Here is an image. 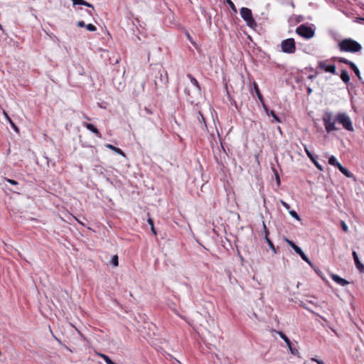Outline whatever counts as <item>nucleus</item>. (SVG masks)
I'll return each mask as SVG.
<instances>
[{
	"label": "nucleus",
	"instance_id": "nucleus-1",
	"mask_svg": "<svg viewBox=\"0 0 364 364\" xmlns=\"http://www.w3.org/2000/svg\"><path fill=\"white\" fill-rule=\"evenodd\" d=\"M151 75L154 77L155 88L158 89L168 83V77L166 70L160 64H155L151 67Z\"/></svg>",
	"mask_w": 364,
	"mask_h": 364
},
{
	"label": "nucleus",
	"instance_id": "nucleus-2",
	"mask_svg": "<svg viewBox=\"0 0 364 364\" xmlns=\"http://www.w3.org/2000/svg\"><path fill=\"white\" fill-rule=\"evenodd\" d=\"M338 46L342 52L357 53L361 50V45L352 38H345L341 41Z\"/></svg>",
	"mask_w": 364,
	"mask_h": 364
},
{
	"label": "nucleus",
	"instance_id": "nucleus-3",
	"mask_svg": "<svg viewBox=\"0 0 364 364\" xmlns=\"http://www.w3.org/2000/svg\"><path fill=\"white\" fill-rule=\"evenodd\" d=\"M240 15L250 28H254L257 26V23L254 19L252 11L250 9L242 7L240 9Z\"/></svg>",
	"mask_w": 364,
	"mask_h": 364
},
{
	"label": "nucleus",
	"instance_id": "nucleus-4",
	"mask_svg": "<svg viewBox=\"0 0 364 364\" xmlns=\"http://www.w3.org/2000/svg\"><path fill=\"white\" fill-rule=\"evenodd\" d=\"M282 51L288 53L293 54L296 51V44L294 38H287L282 41L281 43Z\"/></svg>",
	"mask_w": 364,
	"mask_h": 364
},
{
	"label": "nucleus",
	"instance_id": "nucleus-5",
	"mask_svg": "<svg viewBox=\"0 0 364 364\" xmlns=\"http://www.w3.org/2000/svg\"><path fill=\"white\" fill-rule=\"evenodd\" d=\"M296 33L306 39L311 38L314 36V31L311 27L304 24L297 27Z\"/></svg>",
	"mask_w": 364,
	"mask_h": 364
},
{
	"label": "nucleus",
	"instance_id": "nucleus-6",
	"mask_svg": "<svg viewBox=\"0 0 364 364\" xmlns=\"http://www.w3.org/2000/svg\"><path fill=\"white\" fill-rule=\"evenodd\" d=\"M335 121L341 124L346 130L350 132L353 131L351 120L348 115H337V117L335 118Z\"/></svg>",
	"mask_w": 364,
	"mask_h": 364
},
{
	"label": "nucleus",
	"instance_id": "nucleus-7",
	"mask_svg": "<svg viewBox=\"0 0 364 364\" xmlns=\"http://www.w3.org/2000/svg\"><path fill=\"white\" fill-rule=\"evenodd\" d=\"M113 85L118 90H123L125 87V80L122 75L118 72L116 71V75L113 76Z\"/></svg>",
	"mask_w": 364,
	"mask_h": 364
},
{
	"label": "nucleus",
	"instance_id": "nucleus-8",
	"mask_svg": "<svg viewBox=\"0 0 364 364\" xmlns=\"http://www.w3.org/2000/svg\"><path fill=\"white\" fill-rule=\"evenodd\" d=\"M333 59L338 60L340 63H343L344 64L349 65L350 68L354 71L356 76L359 79H361L360 70H359L358 68L357 67V65L353 62L350 61L344 58H336L335 57V58H333Z\"/></svg>",
	"mask_w": 364,
	"mask_h": 364
},
{
	"label": "nucleus",
	"instance_id": "nucleus-9",
	"mask_svg": "<svg viewBox=\"0 0 364 364\" xmlns=\"http://www.w3.org/2000/svg\"><path fill=\"white\" fill-rule=\"evenodd\" d=\"M323 121L328 133L337 129L335 127V122L336 121H335V119L331 121V115H323Z\"/></svg>",
	"mask_w": 364,
	"mask_h": 364
},
{
	"label": "nucleus",
	"instance_id": "nucleus-10",
	"mask_svg": "<svg viewBox=\"0 0 364 364\" xmlns=\"http://www.w3.org/2000/svg\"><path fill=\"white\" fill-rule=\"evenodd\" d=\"M327 62V60L319 61L318 64V68L326 73H330L334 75L336 74V65L333 64L328 65Z\"/></svg>",
	"mask_w": 364,
	"mask_h": 364
},
{
	"label": "nucleus",
	"instance_id": "nucleus-11",
	"mask_svg": "<svg viewBox=\"0 0 364 364\" xmlns=\"http://www.w3.org/2000/svg\"><path fill=\"white\" fill-rule=\"evenodd\" d=\"M4 181L12 185V188H9V190L14 193L21 194V191L23 189V186L19 184V183L14 179H10L9 178H4Z\"/></svg>",
	"mask_w": 364,
	"mask_h": 364
},
{
	"label": "nucleus",
	"instance_id": "nucleus-12",
	"mask_svg": "<svg viewBox=\"0 0 364 364\" xmlns=\"http://www.w3.org/2000/svg\"><path fill=\"white\" fill-rule=\"evenodd\" d=\"M82 125L85 127L88 130L94 133L97 137L101 138L102 134L100 132L98 129L92 124L84 122Z\"/></svg>",
	"mask_w": 364,
	"mask_h": 364
},
{
	"label": "nucleus",
	"instance_id": "nucleus-13",
	"mask_svg": "<svg viewBox=\"0 0 364 364\" xmlns=\"http://www.w3.org/2000/svg\"><path fill=\"white\" fill-rule=\"evenodd\" d=\"M330 276L333 281L343 287L349 284L348 281L336 274H331Z\"/></svg>",
	"mask_w": 364,
	"mask_h": 364
},
{
	"label": "nucleus",
	"instance_id": "nucleus-14",
	"mask_svg": "<svg viewBox=\"0 0 364 364\" xmlns=\"http://www.w3.org/2000/svg\"><path fill=\"white\" fill-rule=\"evenodd\" d=\"M269 117H271L269 119V121L272 123L274 122H279L282 123L286 121V115H268Z\"/></svg>",
	"mask_w": 364,
	"mask_h": 364
},
{
	"label": "nucleus",
	"instance_id": "nucleus-15",
	"mask_svg": "<svg viewBox=\"0 0 364 364\" xmlns=\"http://www.w3.org/2000/svg\"><path fill=\"white\" fill-rule=\"evenodd\" d=\"M145 83L146 82L144 80H141L140 82H139V83L137 85H136V86L134 89V92L135 95H137L140 94L142 91H144Z\"/></svg>",
	"mask_w": 364,
	"mask_h": 364
},
{
	"label": "nucleus",
	"instance_id": "nucleus-16",
	"mask_svg": "<svg viewBox=\"0 0 364 364\" xmlns=\"http://www.w3.org/2000/svg\"><path fill=\"white\" fill-rule=\"evenodd\" d=\"M105 146L112 151H114L115 153L124 156V157H126V154L125 153L119 148L118 147H116L110 144H107L105 145Z\"/></svg>",
	"mask_w": 364,
	"mask_h": 364
},
{
	"label": "nucleus",
	"instance_id": "nucleus-17",
	"mask_svg": "<svg viewBox=\"0 0 364 364\" xmlns=\"http://www.w3.org/2000/svg\"><path fill=\"white\" fill-rule=\"evenodd\" d=\"M4 118L6 119L7 122H9V124H11V127L13 128V129L14 130V132L17 134L19 133V129L18 127H17V125L15 124V122H14V120L11 118L10 115H4Z\"/></svg>",
	"mask_w": 364,
	"mask_h": 364
},
{
	"label": "nucleus",
	"instance_id": "nucleus-18",
	"mask_svg": "<svg viewBox=\"0 0 364 364\" xmlns=\"http://www.w3.org/2000/svg\"><path fill=\"white\" fill-rule=\"evenodd\" d=\"M284 240L295 251L296 254L299 252H301V248L296 245L292 240H290L287 237L284 238Z\"/></svg>",
	"mask_w": 364,
	"mask_h": 364
},
{
	"label": "nucleus",
	"instance_id": "nucleus-19",
	"mask_svg": "<svg viewBox=\"0 0 364 364\" xmlns=\"http://www.w3.org/2000/svg\"><path fill=\"white\" fill-rule=\"evenodd\" d=\"M187 77L190 79L192 84L196 87L197 92L199 93L200 91V87L198 80L191 74H188Z\"/></svg>",
	"mask_w": 364,
	"mask_h": 364
},
{
	"label": "nucleus",
	"instance_id": "nucleus-20",
	"mask_svg": "<svg viewBox=\"0 0 364 364\" xmlns=\"http://www.w3.org/2000/svg\"><path fill=\"white\" fill-rule=\"evenodd\" d=\"M338 169L346 177L348 178H352L353 176V174L349 171L348 170L346 167H344L343 166H342L341 164V166H339V167L338 168Z\"/></svg>",
	"mask_w": 364,
	"mask_h": 364
},
{
	"label": "nucleus",
	"instance_id": "nucleus-21",
	"mask_svg": "<svg viewBox=\"0 0 364 364\" xmlns=\"http://www.w3.org/2000/svg\"><path fill=\"white\" fill-rule=\"evenodd\" d=\"M341 79L343 82L348 84L350 82V76L346 70H342L341 73Z\"/></svg>",
	"mask_w": 364,
	"mask_h": 364
},
{
	"label": "nucleus",
	"instance_id": "nucleus-22",
	"mask_svg": "<svg viewBox=\"0 0 364 364\" xmlns=\"http://www.w3.org/2000/svg\"><path fill=\"white\" fill-rule=\"evenodd\" d=\"M272 172L274 174L277 186L279 187L280 186V184H281L280 176L279 175V173H278L277 170L274 166V165H272Z\"/></svg>",
	"mask_w": 364,
	"mask_h": 364
},
{
	"label": "nucleus",
	"instance_id": "nucleus-23",
	"mask_svg": "<svg viewBox=\"0 0 364 364\" xmlns=\"http://www.w3.org/2000/svg\"><path fill=\"white\" fill-rule=\"evenodd\" d=\"M266 241V242L268 244L269 248L272 250L274 254L277 253L278 248H276L273 242L269 239V237L264 238Z\"/></svg>",
	"mask_w": 364,
	"mask_h": 364
},
{
	"label": "nucleus",
	"instance_id": "nucleus-24",
	"mask_svg": "<svg viewBox=\"0 0 364 364\" xmlns=\"http://www.w3.org/2000/svg\"><path fill=\"white\" fill-rule=\"evenodd\" d=\"M297 254L301 257V259L304 261H305L306 263H308L311 267H313L312 262H311L309 258L306 255V254L304 252V251L302 250H301V252H299Z\"/></svg>",
	"mask_w": 364,
	"mask_h": 364
},
{
	"label": "nucleus",
	"instance_id": "nucleus-25",
	"mask_svg": "<svg viewBox=\"0 0 364 364\" xmlns=\"http://www.w3.org/2000/svg\"><path fill=\"white\" fill-rule=\"evenodd\" d=\"M328 164L336 168H338L339 166H341V164L337 161L336 158L334 156H331L328 158Z\"/></svg>",
	"mask_w": 364,
	"mask_h": 364
},
{
	"label": "nucleus",
	"instance_id": "nucleus-26",
	"mask_svg": "<svg viewBox=\"0 0 364 364\" xmlns=\"http://www.w3.org/2000/svg\"><path fill=\"white\" fill-rule=\"evenodd\" d=\"M355 265L360 272L364 273V264L361 263L359 258L354 260Z\"/></svg>",
	"mask_w": 364,
	"mask_h": 364
},
{
	"label": "nucleus",
	"instance_id": "nucleus-27",
	"mask_svg": "<svg viewBox=\"0 0 364 364\" xmlns=\"http://www.w3.org/2000/svg\"><path fill=\"white\" fill-rule=\"evenodd\" d=\"M277 333L279 335L280 338L286 343L287 346H289L291 343L290 339L286 336L284 333L282 331H278Z\"/></svg>",
	"mask_w": 364,
	"mask_h": 364
},
{
	"label": "nucleus",
	"instance_id": "nucleus-28",
	"mask_svg": "<svg viewBox=\"0 0 364 364\" xmlns=\"http://www.w3.org/2000/svg\"><path fill=\"white\" fill-rule=\"evenodd\" d=\"M147 222L149 224L150 227H151V230L152 232V233L154 235H157V232L154 228V220L151 218H149L148 220H147Z\"/></svg>",
	"mask_w": 364,
	"mask_h": 364
},
{
	"label": "nucleus",
	"instance_id": "nucleus-29",
	"mask_svg": "<svg viewBox=\"0 0 364 364\" xmlns=\"http://www.w3.org/2000/svg\"><path fill=\"white\" fill-rule=\"evenodd\" d=\"M99 355L102 358H103V360H105V362L107 364H116L114 361L112 360V359L108 355L103 354V353H100V354H99Z\"/></svg>",
	"mask_w": 364,
	"mask_h": 364
},
{
	"label": "nucleus",
	"instance_id": "nucleus-30",
	"mask_svg": "<svg viewBox=\"0 0 364 364\" xmlns=\"http://www.w3.org/2000/svg\"><path fill=\"white\" fill-rule=\"evenodd\" d=\"M289 213L290 214V215L294 218V219H296V220H299L300 221L301 219L300 218V216L299 215V214L294 210H289Z\"/></svg>",
	"mask_w": 364,
	"mask_h": 364
},
{
	"label": "nucleus",
	"instance_id": "nucleus-31",
	"mask_svg": "<svg viewBox=\"0 0 364 364\" xmlns=\"http://www.w3.org/2000/svg\"><path fill=\"white\" fill-rule=\"evenodd\" d=\"M262 227H263V232L264 234V238L269 237V231L264 221L262 222Z\"/></svg>",
	"mask_w": 364,
	"mask_h": 364
},
{
	"label": "nucleus",
	"instance_id": "nucleus-32",
	"mask_svg": "<svg viewBox=\"0 0 364 364\" xmlns=\"http://www.w3.org/2000/svg\"><path fill=\"white\" fill-rule=\"evenodd\" d=\"M111 264L114 267H117L119 265V258L117 255H114L111 259Z\"/></svg>",
	"mask_w": 364,
	"mask_h": 364
},
{
	"label": "nucleus",
	"instance_id": "nucleus-33",
	"mask_svg": "<svg viewBox=\"0 0 364 364\" xmlns=\"http://www.w3.org/2000/svg\"><path fill=\"white\" fill-rule=\"evenodd\" d=\"M291 353L293 354V355H297L299 354V350L295 348H293L292 346V343H291V344L289 346H287Z\"/></svg>",
	"mask_w": 364,
	"mask_h": 364
},
{
	"label": "nucleus",
	"instance_id": "nucleus-34",
	"mask_svg": "<svg viewBox=\"0 0 364 364\" xmlns=\"http://www.w3.org/2000/svg\"><path fill=\"white\" fill-rule=\"evenodd\" d=\"M341 227L343 232H347L348 231V227L344 221L341 222Z\"/></svg>",
	"mask_w": 364,
	"mask_h": 364
},
{
	"label": "nucleus",
	"instance_id": "nucleus-35",
	"mask_svg": "<svg viewBox=\"0 0 364 364\" xmlns=\"http://www.w3.org/2000/svg\"><path fill=\"white\" fill-rule=\"evenodd\" d=\"M85 27L90 31H95L97 30L96 26L91 23L87 24Z\"/></svg>",
	"mask_w": 364,
	"mask_h": 364
},
{
	"label": "nucleus",
	"instance_id": "nucleus-36",
	"mask_svg": "<svg viewBox=\"0 0 364 364\" xmlns=\"http://www.w3.org/2000/svg\"><path fill=\"white\" fill-rule=\"evenodd\" d=\"M226 1L228 4V5L230 6V7L231 8V9L234 12H237L236 7H235V4H233V2L231 0H226Z\"/></svg>",
	"mask_w": 364,
	"mask_h": 364
},
{
	"label": "nucleus",
	"instance_id": "nucleus-37",
	"mask_svg": "<svg viewBox=\"0 0 364 364\" xmlns=\"http://www.w3.org/2000/svg\"><path fill=\"white\" fill-rule=\"evenodd\" d=\"M300 306H301V307H303L304 309H305L308 310L309 311H310L311 314H315V315H316V316H319L318 314L315 313L314 311H312V310H311V309H310L309 307H307V306H306V305L305 304L301 303V304H300Z\"/></svg>",
	"mask_w": 364,
	"mask_h": 364
},
{
	"label": "nucleus",
	"instance_id": "nucleus-38",
	"mask_svg": "<svg viewBox=\"0 0 364 364\" xmlns=\"http://www.w3.org/2000/svg\"><path fill=\"white\" fill-rule=\"evenodd\" d=\"M53 337L60 344L62 345L64 348H65L67 350H68L70 352H73V350L69 348L66 345L63 344L61 341L60 339H58L57 337H55L54 335H53Z\"/></svg>",
	"mask_w": 364,
	"mask_h": 364
},
{
	"label": "nucleus",
	"instance_id": "nucleus-39",
	"mask_svg": "<svg viewBox=\"0 0 364 364\" xmlns=\"http://www.w3.org/2000/svg\"><path fill=\"white\" fill-rule=\"evenodd\" d=\"M312 162L314 163V164L316 166V167L318 169H319V170H321V171H322V170H323V168H322L321 165V164H319V163L317 161V158H315V160H314V161H312Z\"/></svg>",
	"mask_w": 364,
	"mask_h": 364
},
{
	"label": "nucleus",
	"instance_id": "nucleus-40",
	"mask_svg": "<svg viewBox=\"0 0 364 364\" xmlns=\"http://www.w3.org/2000/svg\"><path fill=\"white\" fill-rule=\"evenodd\" d=\"M280 203L287 210H289L291 209L290 205L285 201L280 200Z\"/></svg>",
	"mask_w": 364,
	"mask_h": 364
},
{
	"label": "nucleus",
	"instance_id": "nucleus-41",
	"mask_svg": "<svg viewBox=\"0 0 364 364\" xmlns=\"http://www.w3.org/2000/svg\"><path fill=\"white\" fill-rule=\"evenodd\" d=\"M198 119L199 122L202 121L203 122V124H204V126L205 127H207L206 122H205V118H204V115H199L198 117Z\"/></svg>",
	"mask_w": 364,
	"mask_h": 364
},
{
	"label": "nucleus",
	"instance_id": "nucleus-42",
	"mask_svg": "<svg viewBox=\"0 0 364 364\" xmlns=\"http://www.w3.org/2000/svg\"><path fill=\"white\" fill-rule=\"evenodd\" d=\"M73 5H82L84 0H72Z\"/></svg>",
	"mask_w": 364,
	"mask_h": 364
},
{
	"label": "nucleus",
	"instance_id": "nucleus-43",
	"mask_svg": "<svg viewBox=\"0 0 364 364\" xmlns=\"http://www.w3.org/2000/svg\"><path fill=\"white\" fill-rule=\"evenodd\" d=\"M307 156H308V157L310 159V160L311 161H314L315 158H317V156H315L311 152V153H308Z\"/></svg>",
	"mask_w": 364,
	"mask_h": 364
},
{
	"label": "nucleus",
	"instance_id": "nucleus-44",
	"mask_svg": "<svg viewBox=\"0 0 364 364\" xmlns=\"http://www.w3.org/2000/svg\"><path fill=\"white\" fill-rule=\"evenodd\" d=\"M307 156H308V157L310 159V160L311 161H314L315 158H317V156H315L311 152V153H308Z\"/></svg>",
	"mask_w": 364,
	"mask_h": 364
},
{
	"label": "nucleus",
	"instance_id": "nucleus-45",
	"mask_svg": "<svg viewBox=\"0 0 364 364\" xmlns=\"http://www.w3.org/2000/svg\"><path fill=\"white\" fill-rule=\"evenodd\" d=\"M312 360L316 362L317 364H325L323 360H318L317 358H312Z\"/></svg>",
	"mask_w": 364,
	"mask_h": 364
},
{
	"label": "nucleus",
	"instance_id": "nucleus-46",
	"mask_svg": "<svg viewBox=\"0 0 364 364\" xmlns=\"http://www.w3.org/2000/svg\"><path fill=\"white\" fill-rule=\"evenodd\" d=\"M85 26L86 25L85 24L83 21H79L77 22V26H79V27H85Z\"/></svg>",
	"mask_w": 364,
	"mask_h": 364
},
{
	"label": "nucleus",
	"instance_id": "nucleus-47",
	"mask_svg": "<svg viewBox=\"0 0 364 364\" xmlns=\"http://www.w3.org/2000/svg\"><path fill=\"white\" fill-rule=\"evenodd\" d=\"M352 255H353V260L357 259L359 258L358 255V254H357V252L355 251H353Z\"/></svg>",
	"mask_w": 364,
	"mask_h": 364
},
{
	"label": "nucleus",
	"instance_id": "nucleus-48",
	"mask_svg": "<svg viewBox=\"0 0 364 364\" xmlns=\"http://www.w3.org/2000/svg\"><path fill=\"white\" fill-rule=\"evenodd\" d=\"M83 6H86L87 7H91L93 9V6L90 4H89L88 2L84 1L83 4H82Z\"/></svg>",
	"mask_w": 364,
	"mask_h": 364
},
{
	"label": "nucleus",
	"instance_id": "nucleus-49",
	"mask_svg": "<svg viewBox=\"0 0 364 364\" xmlns=\"http://www.w3.org/2000/svg\"><path fill=\"white\" fill-rule=\"evenodd\" d=\"M186 36L188 38V39L191 42V43H193V41H192V38L191 36H190V34L187 32L186 33Z\"/></svg>",
	"mask_w": 364,
	"mask_h": 364
},
{
	"label": "nucleus",
	"instance_id": "nucleus-50",
	"mask_svg": "<svg viewBox=\"0 0 364 364\" xmlns=\"http://www.w3.org/2000/svg\"><path fill=\"white\" fill-rule=\"evenodd\" d=\"M304 151H305L306 155L308 154V153H311V151L308 149V148L306 145H304Z\"/></svg>",
	"mask_w": 364,
	"mask_h": 364
},
{
	"label": "nucleus",
	"instance_id": "nucleus-51",
	"mask_svg": "<svg viewBox=\"0 0 364 364\" xmlns=\"http://www.w3.org/2000/svg\"><path fill=\"white\" fill-rule=\"evenodd\" d=\"M254 86H255V91L257 92V93L259 95V89H258V87L257 85V84H254Z\"/></svg>",
	"mask_w": 364,
	"mask_h": 364
},
{
	"label": "nucleus",
	"instance_id": "nucleus-52",
	"mask_svg": "<svg viewBox=\"0 0 364 364\" xmlns=\"http://www.w3.org/2000/svg\"><path fill=\"white\" fill-rule=\"evenodd\" d=\"M185 92H186L188 95H189V92H188V90L187 89H186V90H185Z\"/></svg>",
	"mask_w": 364,
	"mask_h": 364
},
{
	"label": "nucleus",
	"instance_id": "nucleus-53",
	"mask_svg": "<svg viewBox=\"0 0 364 364\" xmlns=\"http://www.w3.org/2000/svg\"><path fill=\"white\" fill-rule=\"evenodd\" d=\"M320 316V317H321V318L324 321H326V319L324 317H323V316Z\"/></svg>",
	"mask_w": 364,
	"mask_h": 364
},
{
	"label": "nucleus",
	"instance_id": "nucleus-54",
	"mask_svg": "<svg viewBox=\"0 0 364 364\" xmlns=\"http://www.w3.org/2000/svg\"><path fill=\"white\" fill-rule=\"evenodd\" d=\"M85 119H87V120H90L91 119L90 117H88L87 116L85 117Z\"/></svg>",
	"mask_w": 364,
	"mask_h": 364
},
{
	"label": "nucleus",
	"instance_id": "nucleus-55",
	"mask_svg": "<svg viewBox=\"0 0 364 364\" xmlns=\"http://www.w3.org/2000/svg\"><path fill=\"white\" fill-rule=\"evenodd\" d=\"M278 129L280 132H282L280 127H278Z\"/></svg>",
	"mask_w": 364,
	"mask_h": 364
},
{
	"label": "nucleus",
	"instance_id": "nucleus-56",
	"mask_svg": "<svg viewBox=\"0 0 364 364\" xmlns=\"http://www.w3.org/2000/svg\"><path fill=\"white\" fill-rule=\"evenodd\" d=\"M136 38H137L139 41H140V40H141V39H140V38H139V36H136Z\"/></svg>",
	"mask_w": 364,
	"mask_h": 364
},
{
	"label": "nucleus",
	"instance_id": "nucleus-57",
	"mask_svg": "<svg viewBox=\"0 0 364 364\" xmlns=\"http://www.w3.org/2000/svg\"><path fill=\"white\" fill-rule=\"evenodd\" d=\"M309 302L314 304V302L312 301H309Z\"/></svg>",
	"mask_w": 364,
	"mask_h": 364
},
{
	"label": "nucleus",
	"instance_id": "nucleus-58",
	"mask_svg": "<svg viewBox=\"0 0 364 364\" xmlns=\"http://www.w3.org/2000/svg\"><path fill=\"white\" fill-rule=\"evenodd\" d=\"M309 92H311V90L310 88H309Z\"/></svg>",
	"mask_w": 364,
	"mask_h": 364
},
{
	"label": "nucleus",
	"instance_id": "nucleus-59",
	"mask_svg": "<svg viewBox=\"0 0 364 364\" xmlns=\"http://www.w3.org/2000/svg\"><path fill=\"white\" fill-rule=\"evenodd\" d=\"M87 13L91 15V12L90 11H87Z\"/></svg>",
	"mask_w": 364,
	"mask_h": 364
},
{
	"label": "nucleus",
	"instance_id": "nucleus-60",
	"mask_svg": "<svg viewBox=\"0 0 364 364\" xmlns=\"http://www.w3.org/2000/svg\"><path fill=\"white\" fill-rule=\"evenodd\" d=\"M3 114H6V112L5 111H3Z\"/></svg>",
	"mask_w": 364,
	"mask_h": 364
}]
</instances>
